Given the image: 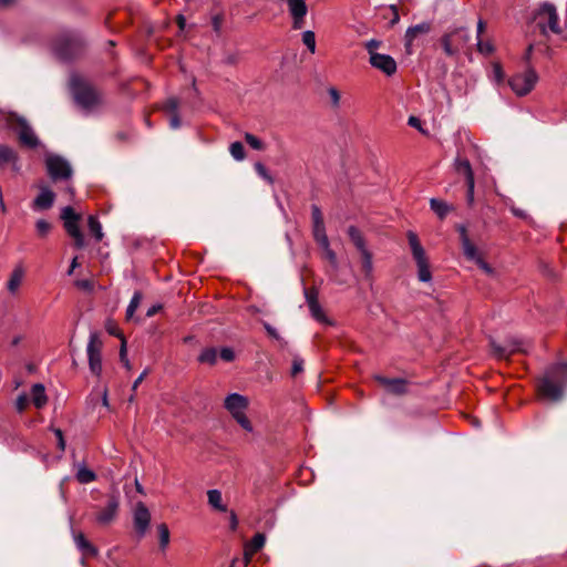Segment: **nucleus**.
Wrapping results in <instances>:
<instances>
[{"label": "nucleus", "mask_w": 567, "mask_h": 567, "mask_svg": "<svg viewBox=\"0 0 567 567\" xmlns=\"http://www.w3.org/2000/svg\"><path fill=\"white\" fill-rule=\"evenodd\" d=\"M169 125L172 128H178L181 126L178 113H173L169 115Z\"/></svg>", "instance_id": "obj_61"}, {"label": "nucleus", "mask_w": 567, "mask_h": 567, "mask_svg": "<svg viewBox=\"0 0 567 567\" xmlns=\"http://www.w3.org/2000/svg\"><path fill=\"white\" fill-rule=\"evenodd\" d=\"M431 30V25L427 22H423L413 27H410L405 32V50L409 54L412 53V43L420 34H426Z\"/></svg>", "instance_id": "obj_19"}, {"label": "nucleus", "mask_w": 567, "mask_h": 567, "mask_svg": "<svg viewBox=\"0 0 567 567\" xmlns=\"http://www.w3.org/2000/svg\"><path fill=\"white\" fill-rule=\"evenodd\" d=\"M248 404V399L239 393H231L227 395L224 402L225 409L233 417L246 412Z\"/></svg>", "instance_id": "obj_17"}, {"label": "nucleus", "mask_w": 567, "mask_h": 567, "mask_svg": "<svg viewBox=\"0 0 567 567\" xmlns=\"http://www.w3.org/2000/svg\"><path fill=\"white\" fill-rule=\"evenodd\" d=\"M229 152L236 161H243L245 158V148L240 142H233L229 146Z\"/></svg>", "instance_id": "obj_38"}, {"label": "nucleus", "mask_w": 567, "mask_h": 567, "mask_svg": "<svg viewBox=\"0 0 567 567\" xmlns=\"http://www.w3.org/2000/svg\"><path fill=\"white\" fill-rule=\"evenodd\" d=\"M245 140L247 144L254 150L261 151L265 147L264 143L254 134L246 133Z\"/></svg>", "instance_id": "obj_43"}, {"label": "nucleus", "mask_w": 567, "mask_h": 567, "mask_svg": "<svg viewBox=\"0 0 567 567\" xmlns=\"http://www.w3.org/2000/svg\"><path fill=\"white\" fill-rule=\"evenodd\" d=\"M324 252V257L330 261L331 265H337V256L334 251L330 248V244L328 243L327 248H322Z\"/></svg>", "instance_id": "obj_55"}, {"label": "nucleus", "mask_w": 567, "mask_h": 567, "mask_svg": "<svg viewBox=\"0 0 567 567\" xmlns=\"http://www.w3.org/2000/svg\"><path fill=\"white\" fill-rule=\"evenodd\" d=\"M312 226L324 225L323 216L320 208L317 205L311 207Z\"/></svg>", "instance_id": "obj_46"}, {"label": "nucleus", "mask_w": 567, "mask_h": 567, "mask_svg": "<svg viewBox=\"0 0 567 567\" xmlns=\"http://www.w3.org/2000/svg\"><path fill=\"white\" fill-rule=\"evenodd\" d=\"M315 240L321 248H327L329 239L326 234L324 225L312 226Z\"/></svg>", "instance_id": "obj_32"}, {"label": "nucleus", "mask_w": 567, "mask_h": 567, "mask_svg": "<svg viewBox=\"0 0 567 567\" xmlns=\"http://www.w3.org/2000/svg\"><path fill=\"white\" fill-rule=\"evenodd\" d=\"M288 4V11L292 18V29L300 30L305 25V18L308 12V8L305 0H286Z\"/></svg>", "instance_id": "obj_13"}, {"label": "nucleus", "mask_w": 567, "mask_h": 567, "mask_svg": "<svg viewBox=\"0 0 567 567\" xmlns=\"http://www.w3.org/2000/svg\"><path fill=\"white\" fill-rule=\"evenodd\" d=\"M164 110L169 115L173 113H177L178 111V101L175 97L168 99L164 104Z\"/></svg>", "instance_id": "obj_48"}, {"label": "nucleus", "mask_w": 567, "mask_h": 567, "mask_svg": "<svg viewBox=\"0 0 567 567\" xmlns=\"http://www.w3.org/2000/svg\"><path fill=\"white\" fill-rule=\"evenodd\" d=\"M73 539L76 547L83 553L84 556H96L97 549L84 536L83 533L78 532L73 534Z\"/></svg>", "instance_id": "obj_24"}, {"label": "nucleus", "mask_w": 567, "mask_h": 567, "mask_svg": "<svg viewBox=\"0 0 567 567\" xmlns=\"http://www.w3.org/2000/svg\"><path fill=\"white\" fill-rule=\"evenodd\" d=\"M302 42L311 53L316 52V34L313 31L307 30L302 32Z\"/></svg>", "instance_id": "obj_37"}, {"label": "nucleus", "mask_w": 567, "mask_h": 567, "mask_svg": "<svg viewBox=\"0 0 567 567\" xmlns=\"http://www.w3.org/2000/svg\"><path fill=\"white\" fill-rule=\"evenodd\" d=\"M45 164L52 179H66L72 174L69 163L60 156H48Z\"/></svg>", "instance_id": "obj_11"}, {"label": "nucleus", "mask_w": 567, "mask_h": 567, "mask_svg": "<svg viewBox=\"0 0 567 567\" xmlns=\"http://www.w3.org/2000/svg\"><path fill=\"white\" fill-rule=\"evenodd\" d=\"M567 389V363H559L549 368L537 384L542 399L557 402L564 396Z\"/></svg>", "instance_id": "obj_1"}, {"label": "nucleus", "mask_w": 567, "mask_h": 567, "mask_svg": "<svg viewBox=\"0 0 567 567\" xmlns=\"http://www.w3.org/2000/svg\"><path fill=\"white\" fill-rule=\"evenodd\" d=\"M61 218L64 221V228L68 235L74 240V246L78 249H82L85 246V240L79 227L81 216L75 213L71 206H66L62 209Z\"/></svg>", "instance_id": "obj_6"}, {"label": "nucleus", "mask_w": 567, "mask_h": 567, "mask_svg": "<svg viewBox=\"0 0 567 567\" xmlns=\"http://www.w3.org/2000/svg\"><path fill=\"white\" fill-rule=\"evenodd\" d=\"M198 361L200 363L214 365L217 362V350L215 348H206L202 350L198 355Z\"/></svg>", "instance_id": "obj_31"}, {"label": "nucleus", "mask_w": 567, "mask_h": 567, "mask_svg": "<svg viewBox=\"0 0 567 567\" xmlns=\"http://www.w3.org/2000/svg\"><path fill=\"white\" fill-rule=\"evenodd\" d=\"M75 285L78 288L86 290V291H91L93 289V282L87 279L78 280V281H75Z\"/></svg>", "instance_id": "obj_58"}, {"label": "nucleus", "mask_w": 567, "mask_h": 567, "mask_svg": "<svg viewBox=\"0 0 567 567\" xmlns=\"http://www.w3.org/2000/svg\"><path fill=\"white\" fill-rule=\"evenodd\" d=\"M208 504L218 512H227V506L223 503V496L218 489H209L207 492Z\"/></svg>", "instance_id": "obj_26"}, {"label": "nucleus", "mask_w": 567, "mask_h": 567, "mask_svg": "<svg viewBox=\"0 0 567 567\" xmlns=\"http://www.w3.org/2000/svg\"><path fill=\"white\" fill-rule=\"evenodd\" d=\"M485 29H486L485 21L480 19L477 22V39L482 38V34L484 33Z\"/></svg>", "instance_id": "obj_64"}, {"label": "nucleus", "mask_w": 567, "mask_h": 567, "mask_svg": "<svg viewBox=\"0 0 567 567\" xmlns=\"http://www.w3.org/2000/svg\"><path fill=\"white\" fill-rule=\"evenodd\" d=\"M159 536V545L164 549L169 543V530L166 524H161L157 527Z\"/></svg>", "instance_id": "obj_40"}, {"label": "nucleus", "mask_w": 567, "mask_h": 567, "mask_svg": "<svg viewBox=\"0 0 567 567\" xmlns=\"http://www.w3.org/2000/svg\"><path fill=\"white\" fill-rule=\"evenodd\" d=\"M475 262L486 275H494V269L482 258L477 259Z\"/></svg>", "instance_id": "obj_57"}, {"label": "nucleus", "mask_w": 567, "mask_h": 567, "mask_svg": "<svg viewBox=\"0 0 567 567\" xmlns=\"http://www.w3.org/2000/svg\"><path fill=\"white\" fill-rule=\"evenodd\" d=\"M266 542V537L261 533H257L249 543L245 545L244 556H245V565H247L250 558L260 550Z\"/></svg>", "instance_id": "obj_20"}, {"label": "nucleus", "mask_w": 567, "mask_h": 567, "mask_svg": "<svg viewBox=\"0 0 567 567\" xmlns=\"http://www.w3.org/2000/svg\"><path fill=\"white\" fill-rule=\"evenodd\" d=\"M430 207L441 219L445 218L446 215L452 210L450 205L436 198L430 199Z\"/></svg>", "instance_id": "obj_28"}, {"label": "nucleus", "mask_w": 567, "mask_h": 567, "mask_svg": "<svg viewBox=\"0 0 567 567\" xmlns=\"http://www.w3.org/2000/svg\"><path fill=\"white\" fill-rule=\"evenodd\" d=\"M55 195L48 187H42L40 194L33 200L35 209H48L53 205Z\"/></svg>", "instance_id": "obj_22"}, {"label": "nucleus", "mask_w": 567, "mask_h": 567, "mask_svg": "<svg viewBox=\"0 0 567 567\" xmlns=\"http://www.w3.org/2000/svg\"><path fill=\"white\" fill-rule=\"evenodd\" d=\"M466 185H467V202L468 204L471 205L474 200V185H475V181H467L466 182Z\"/></svg>", "instance_id": "obj_59"}, {"label": "nucleus", "mask_w": 567, "mask_h": 567, "mask_svg": "<svg viewBox=\"0 0 567 567\" xmlns=\"http://www.w3.org/2000/svg\"><path fill=\"white\" fill-rule=\"evenodd\" d=\"M477 51L484 55H489L494 52L495 48L491 41H483L482 38L477 39Z\"/></svg>", "instance_id": "obj_42"}, {"label": "nucleus", "mask_w": 567, "mask_h": 567, "mask_svg": "<svg viewBox=\"0 0 567 567\" xmlns=\"http://www.w3.org/2000/svg\"><path fill=\"white\" fill-rule=\"evenodd\" d=\"M120 358H121V361L123 362V364L125 365V368L126 369H131V364H130V361H128L127 355H126V342H125L124 339L122 340V346H121V350H120Z\"/></svg>", "instance_id": "obj_54"}, {"label": "nucleus", "mask_w": 567, "mask_h": 567, "mask_svg": "<svg viewBox=\"0 0 567 567\" xmlns=\"http://www.w3.org/2000/svg\"><path fill=\"white\" fill-rule=\"evenodd\" d=\"M455 169L457 173L464 175L466 182L474 179V173L468 159L457 157L455 159Z\"/></svg>", "instance_id": "obj_27"}, {"label": "nucleus", "mask_w": 567, "mask_h": 567, "mask_svg": "<svg viewBox=\"0 0 567 567\" xmlns=\"http://www.w3.org/2000/svg\"><path fill=\"white\" fill-rule=\"evenodd\" d=\"M87 226L90 233L93 235L96 241H101L103 239V231H102V225L99 221L97 217L91 215L87 218Z\"/></svg>", "instance_id": "obj_30"}, {"label": "nucleus", "mask_w": 567, "mask_h": 567, "mask_svg": "<svg viewBox=\"0 0 567 567\" xmlns=\"http://www.w3.org/2000/svg\"><path fill=\"white\" fill-rule=\"evenodd\" d=\"M102 348L103 342L99 334L95 332L91 333L86 347V353L90 370L96 377H100L102 373Z\"/></svg>", "instance_id": "obj_10"}, {"label": "nucleus", "mask_w": 567, "mask_h": 567, "mask_svg": "<svg viewBox=\"0 0 567 567\" xmlns=\"http://www.w3.org/2000/svg\"><path fill=\"white\" fill-rule=\"evenodd\" d=\"M118 506V497L114 495L110 496L106 506L96 514V522L101 525H107L113 522L117 515Z\"/></svg>", "instance_id": "obj_16"}, {"label": "nucleus", "mask_w": 567, "mask_h": 567, "mask_svg": "<svg viewBox=\"0 0 567 567\" xmlns=\"http://www.w3.org/2000/svg\"><path fill=\"white\" fill-rule=\"evenodd\" d=\"M348 235L360 252L368 250L365 247L364 238L357 227L350 226L348 229Z\"/></svg>", "instance_id": "obj_29"}, {"label": "nucleus", "mask_w": 567, "mask_h": 567, "mask_svg": "<svg viewBox=\"0 0 567 567\" xmlns=\"http://www.w3.org/2000/svg\"><path fill=\"white\" fill-rule=\"evenodd\" d=\"M17 156L13 150L7 145H0V164H9L11 162H16Z\"/></svg>", "instance_id": "obj_35"}, {"label": "nucleus", "mask_w": 567, "mask_h": 567, "mask_svg": "<svg viewBox=\"0 0 567 567\" xmlns=\"http://www.w3.org/2000/svg\"><path fill=\"white\" fill-rule=\"evenodd\" d=\"M220 358L226 362H231L235 360V352L231 348L225 347L220 350Z\"/></svg>", "instance_id": "obj_50"}, {"label": "nucleus", "mask_w": 567, "mask_h": 567, "mask_svg": "<svg viewBox=\"0 0 567 567\" xmlns=\"http://www.w3.org/2000/svg\"><path fill=\"white\" fill-rule=\"evenodd\" d=\"M537 81L538 75L536 71L528 68L525 72L513 75L508 84L516 95L525 96L534 89Z\"/></svg>", "instance_id": "obj_7"}, {"label": "nucleus", "mask_w": 567, "mask_h": 567, "mask_svg": "<svg viewBox=\"0 0 567 567\" xmlns=\"http://www.w3.org/2000/svg\"><path fill=\"white\" fill-rule=\"evenodd\" d=\"M361 256H362V268H363L365 275L370 276L373 270L372 255L369 250H364L361 252Z\"/></svg>", "instance_id": "obj_39"}, {"label": "nucleus", "mask_w": 567, "mask_h": 567, "mask_svg": "<svg viewBox=\"0 0 567 567\" xmlns=\"http://www.w3.org/2000/svg\"><path fill=\"white\" fill-rule=\"evenodd\" d=\"M72 92L75 102L83 109L93 110L103 103L102 94L90 83L79 79L72 81Z\"/></svg>", "instance_id": "obj_2"}, {"label": "nucleus", "mask_w": 567, "mask_h": 567, "mask_svg": "<svg viewBox=\"0 0 567 567\" xmlns=\"http://www.w3.org/2000/svg\"><path fill=\"white\" fill-rule=\"evenodd\" d=\"M31 393H32V402L35 405V408L41 409L47 404L48 398H47L45 389H44L43 384H41V383L34 384L32 386Z\"/></svg>", "instance_id": "obj_25"}, {"label": "nucleus", "mask_w": 567, "mask_h": 567, "mask_svg": "<svg viewBox=\"0 0 567 567\" xmlns=\"http://www.w3.org/2000/svg\"><path fill=\"white\" fill-rule=\"evenodd\" d=\"M470 41V34L465 29H457L449 34H445L441 42L444 52L450 55H456L463 51Z\"/></svg>", "instance_id": "obj_8"}, {"label": "nucleus", "mask_w": 567, "mask_h": 567, "mask_svg": "<svg viewBox=\"0 0 567 567\" xmlns=\"http://www.w3.org/2000/svg\"><path fill=\"white\" fill-rule=\"evenodd\" d=\"M35 228L40 237H45L51 230V225L44 219H39L35 224Z\"/></svg>", "instance_id": "obj_45"}, {"label": "nucleus", "mask_w": 567, "mask_h": 567, "mask_svg": "<svg viewBox=\"0 0 567 567\" xmlns=\"http://www.w3.org/2000/svg\"><path fill=\"white\" fill-rule=\"evenodd\" d=\"M255 169L256 172L258 173V175H260L262 178H265L266 181H268L269 183H272V178L271 176L269 175L267 168L265 167L264 164L261 163H256L255 164Z\"/></svg>", "instance_id": "obj_49"}, {"label": "nucleus", "mask_w": 567, "mask_h": 567, "mask_svg": "<svg viewBox=\"0 0 567 567\" xmlns=\"http://www.w3.org/2000/svg\"><path fill=\"white\" fill-rule=\"evenodd\" d=\"M223 22H224V19H223V16H220V14H215L212 18V25H213V29H214V31L216 33H220L221 27H223Z\"/></svg>", "instance_id": "obj_52"}, {"label": "nucleus", "mask_w": 567, "mask_h": 567, "mask_svg": "<svg viewBox=\"0 0 567 567\" xmlns=\"http://www.w3.org/2000/svg\"><path fill=\"white\" fill-rule=\"evenodd\" d=\"M54 434H55V436H56V439H58V445H59V449H60L61 451H64V449H65V442H64V439H63V433H62V431H61L60 429H55V430H54Z\"/></svg>", "instance_id": "obj_60"}, {"label": "nucleus", "mask_w": 567, "mask_h": 567, "mask_svg": "<svg viewBox=\"0 0 567 567\" xmlns=\"http://www.w3.org/2000/svg\"><path fill=\"white\" fill-rule=\"evenodd\" d=\"M24 275L25 270L22 265H17L13 268L10 278L7 282V289L9 290L10 293L14 295L18 291L19 287L23 281Z\"/></svg>", "instance_id": "obj_23"}, {"label": "nucleus", "mask_w": 567, "mask_h": 567, "mask_svg": "<svg viewBox=\"0 0 567 567\" xmlns=\"http://www.w3.org/2000/svg\"><path fill=\"white\" fill-rule=\"evenodd\" d=\"M369 62L374 69L383 72L388 76L396 72V62L389 54H373L369 58Z\"/></svg>", "instance_id": "obj_15"}, {"label": "nucleus", "mask_w": 567, "mask_h": 567, "mask_svg": "<svg viewBox=\"0 0 567 567\" xmlns=\"http://www.w3.org/2000/svg\"><path fill=\"white\" fill-rule=\"evenodd\" d=\"M462 247L467 259L476 261L481 258L475 245L471 243L470 238H463Z\"/></svg>", "instance_id": "obj_33"}, {"label": "nucleus", "mask_w": 567, "mask_h": 567, "mask_svg": "<svg viewBox=\"0 0 567 567\" xmlns=\"http://www.w3.org/2000/svg\"><path fill=\"white\" fill-rule=\"evenodd\" d=\"M375 380L392 394L400 395L406 393V381L403 379H389L378 375Z\"/></svg>", "instance_id": "obj_18"}, {"label": "nucleus", "mask_w": 567, "mask_h": 567, "mask_svg": "<svg viewBox=\"0 0 567 567\" xmlns=\"http://www.w3.org/2000/svg\"><path fill=\"white\" fill-rule=\"evenodd\" d=\"M380 44L381 42L375 39H372L365 43V49L369 53V58L372 56L373 54H379L377 52V49L380 47Z\"/></svg>", "instance_id": "obj_51"}, {"label": "nucleus", "mask_w": 567, "mask_h": 567, "mask_svg": "<svg viewBox=\"0 0 567 567\" xmlns=\"http://www.w3.org/2000/svg\"><path fill=\"white\" fill-rule=\"evenodd\" d=\"M134 528L140 537H143L151 522V513L144 503L138 502L133 513Z\"/></svg>", "instance_id": "obj_12"}, {"label": "nucleus", "mask_w": 567, "mask_h": 567, "mask_svg": "<svg viewBox=\"0 0 567 567\" xmlns=\"http://www.w3.org/2000/svg\"><path fill=\"white\" fill-rule=\"evenodd\" d=\"M329 96L331 99L332 105L338 107L340 103V93L337 89L330 87L328 90Z\"/></svg>", "instance_id": "obj_56"}, {"label": "nucleus", "mask_w": 567, "mask_h": 567, "mask_svg": "<svg viewBox=\"0 0 567 567\" xmlns=\"http://www.w3.org/2000/svg\"><path fill=\"white\" fill-rule=\"evenodd\" d=\"M505 74L501 63L494 62L492 64V79L496 84H501L504 81Z\"/></svg>", "instance_id": "obj_41"}, {"label": "nucleus", "mask_w": 567, "mask_h": 567, "mask_svg": "<svg viewBox=\"0 0 567 567\" xmlns=\"http://www.w3.org/2000/svg\"><path fill=\"white\" fill-rule=\"evenodd\" d=\"M408 240L412 251V256L416 262L419 280L422 282H430L432 280V272L430 270L429 258L419 240L417 235L413 231H409Z\"/></svg>", "instance_id": "obj_3"}, {"label": "nucleus", "mask_w": 567, "mask_h": 567, "mask_svg": "<svg viewBox=\"0 0 567 567\" xmlns=\"http://www.w3.org/2000/svg\"><path fill=\"white\" fill-rule=\"evenodd\" d=\"M493 354L497 359H507L509 355L516 352H526V349L523 348V342L517 339H511L505 344H497L495 341L491 342Z\"/></svg>", "instance_id": "obj_14"}, {"label": "nucleus", "mask_w": 567, "mask_h": 567, "mask_svg": "<svg viewBox=\"0 0 567 567\" xmlns=\"http://www.w3.org/2000/svg\"><path fill=\"white\" fill-rule=\"evenodd\" d=\"M29 404V398L25 393L20 394L16 400V409L18 412H23Z\"/></svg>", "instance_id": "obj_47"}, {"label": "nucleus", "mask_w": 567, "mask_h": 567, "mask_svg": "<svg viewBox=\"0 0 567 567\" xmlns=\"http://www.w3.org/2000/svg\"><path fill=\"white\" fill-rule=\"evenodd\" d=\"M303 370V361L299 358H295L291 368V375L296 377L298 373Z\"/></svg>", "instance_id": "obj_53"}, {"label": "nucleus", "mask_w": 567, "mask_h": 567, "mask_svg": "<svg viewBox=\"0 0 567 567\" xmlns=\"http://www.w3.org/2000/svg\"><path fill=\"white\" fill-rule=\"evenodd\" d=\"M148 374V371L147 370H144L140 377L134 381L133 385H132V391L135 392L137 386L142 383V381L145 379V377Z\"/></svg>", "instance_id": "obj_62"}, {"label": "nucleus", "mask_w": 567, "mask_h": 567, "mask_svg": "<svg viewBox=\"0 0 567 567\" xmlns=\"http://www.w3.org/2000/svg\"><path fill=\"white\" fill-rule=\"evenodd\" d=\"M8 123L11 126H16L21 144L30 148H35L39 146L40 141L38 136L23 117L11 114L8 117Z\"/></svg>", "instance_id": "obj_9"}, {"label": "nucleus", "mask_w": 567, "mask_h": 567, "mask_svg": "<svg viewBox=\"0 0 567 567\" xmlns=\"http://www.w3.org/2000/svg\"><path fill=\"white\" fill-rule=\"evenodd\" d=\"M237 423L247 432H252L254 427L250 420L247 417L246 412L234 416Z\"/></svg>", "instance_id": "obj_44"}, {"label": "nucleus", "mask_w": 567, "mask_h": 567, "mask_svg": "<svg viewBox=\"0 0 567 567\" xmlns=\"http://www.w3.org/2000/svg\"><path fill=\"white\" fill-rule=\"evenodd\" d=\"M535 19L544 34H546L548 31L555 34L561 33V28L559 27V17L556 7L553 3L544 2L540 4Z\"/></svg>", "instance_id": "obj_5"}, {"label": "nucleus", "mask_w": 567, "mask_h": 567, "mask_svg": "<svg viewBox=\"0 0 567 567\" xmlns=\"http://www.w3.org/2000/svg\"><path fill=\"white\" fill-rule=\"evenodd\" d=\"M142 301V293L140 291H135L128 306L126 309V318L130 320L133 318L134 312L138 308L140 303Z\"/></svg>", "instance_id": "obj_36"}, {"label": "nucleus", "mask_w": 567, "mask_h": 567, "mask_svg": "<svg viewBox=\"0 0 567 567\" xmlns=\"http://www.w3.org/2000/svg\"><path fill=\"white\" fill-rule=\"evenodd\" d=\"M95 478H96L95 473L85 466H81L76 472V480L81 484H89V483L95 481Z\"/></svg>", "instance_id": "obj_34"}, {"label": "nucleus", "mask_w": 567, "mask_h": 567, "mask_svg": "<svg viewBox=\"0 0 567 567\" xmlns=\"http://www.w3.org/2000/svg\"><path fill=\"white\" fill-rule=\"evenodd\" d=\"M83 49V40L73 32L61 34L53 43V51L62 59L68 60L78 55Z\"/></svg>", "instance_id": "obj_4"}, {"label": "nucleus", "mask_w": 567, "mask_h": 567, "mask_svg": "<svg viewBox=\"0 0 567 567\" xmlns=\"http://www.w3.org/2000/svg\"><path fill=\"white\" fill-rule=\"evenodd\" d=\"M306 298L311 316L320 322H326L327 318L323 313L321 306L319 305L317 292L307 290Z\"/></svg>", "instance_id": "obj_21"}, {"label": "nucleus", "mask_w": 567, "mask_h": 567, "mask_svg": "<svg viewBox=\"0 0 567 567\" xmlns=\"http://www.w3.org/2000/svg\"><path fill=\"white\" fill-rule=\"evenodd\" d=\"M408 123L410 126L421 130V121L417 117L410 116Z\"/></svg>", "instance_id": "obj_63"}]
</instances>
